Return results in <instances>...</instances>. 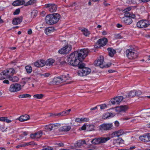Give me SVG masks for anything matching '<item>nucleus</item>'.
Listing matches in <instances>:
<instances>
[{
	"instance_id": "obj_44",
	"label": "nucleus",
	"mask_w": 150,
	"mask_h": 150,
	"mask_svg": "<svg viewBox=\"0 0 150 150\" xmlns=\"http://www.w3.org/2000/svg\"><path fill=\"white\" fill-rule=\"evenodd\" d=\"M98 106H100V108L101 110H103L107 108V106L105 104H101Z\"/></svg>"
},
{
	"instance_id": "obj_13",
	"label": "nucleus",
	"mask_w": 150,
	"mask_h": 150,
	"mask_svg": "<svg viewBox=\"0 0 150 150\" xmlns=\"http://www.w3.org/2000/svg\"><path fill=\"white\" fill-rule=\"evenodd\" d=\"M128 109V107L126 105H121L115 108V110L118 113L122 112H125Z\"/></svg>"
},
{
	"instance_id": "obj_4",
	"label": "nucleus",
	"mask_w": 150,
	"mask_h": 150,
	"mask_svg": "<svg viewBox=\"0 0 150 150\" xmlns=\"http://www.w3.org/2000/svg\"><path fill=\"white\" fill-rule=\"evenodd\" d=\"M104 57L103 56H100L94 62V65L96 66H99L100 68H105L106 67H109L110 66V64H107L105 65L104 62Z\"/></svg>"
},
{
	"instance_id": "obj_58",
	"label": "nucleus",
	"mask_w": 150,
	"mask_h": 150,
	"mask_svg": "<svg viewBox=\"0 0 150 150\" xmlns=\"http://www.w3.org/2000/svg\"><path fill=\"white\" fill-rule=\"evenodd\" d=\"M5 117H0V121L4 122H5Z\"/></svg>"
},
{
	"instance_id": "obj_17",
	"label": "nucleus",
	"mask_w": 150,
	"mask_h": 150,
	"mask_svg": "<svg viewBox=\"0 0 150 150\" xmlns=\"http://www.w3.org/2000/svg\"><path fill=\"white\" fill-rule=\"evenodd\" d=\"M122 21L127 25H129L132 22L131 18L128 17H123L122 19Z\"/></svg>"
},
{
	"instance_id": "obj_52",
	"label": "nucleus",
	"mask_w": 150,
	"mask_h": 150,
	"mask_svg": "<svg viewBox=\"0 0 150 150\" xmlns=\"http://www.w3.org/2000/svg\"><path fill=\"white\" fill-rule=\"evenodd\" d=\"M146 134L147 137L148 142L150 141V133H147Z\"/></svg>"
},
{
	"instance_id": "obj_27",
	"label": "nucleus",
	"mask_w": 150,
	"mask_h": 150,
	"mask_svg": "<svg viewBox=\"0 0 150 150\" xmlns=\"http://www.w3.org/2000/svg\"><path fill=\"white\" fill-rule=\"evenodd\" d=\"M107 50L108 52L109 55L111 57H113L114 55L116 53L115 50L111 48H108Z\"/></svg>"
},
{
	"instance_id": "obj_48",
	"label": "nucleus",
	"mask_w": 150,
	"mask_h": 150,
	"mask_svg": "<svg viewBox=\"0 0 150 150\" xmlns=\"http://www.w3.org/2000/svg\"><path fill=\"white\" fill-rule=\"evenodd\" d=\"M20 12V10L19 9H16L15 11L13 13V14L14 15L18 14Z\"/></svg>"
},
{
	"instance_id": "obj_12",
	"label": "nucleus",
	"mask_w": 150,
	"mask_h": 150,
	"mask_svg": "<svg viewBox=\"0 0 150 150\" xmlns=\"http://www.w3.org/2000/svg\"><path fill=\"white\" fill-rule=\"evenodd\" d=\"M60 126V124L59 123L50 124L45 126V129L47 130L51 131L57 128Z\"/></svg>"
},
{
	"instance_id": "obj_45",
	"label": "nucleus",
	"mask_w": 150,
	"mask_h": 150,
	"mask_svg": "<svg viewBox=\"0 0 150 150\" xmlns=\"http://www.w3.org/2000/svg\"><path fill=\"white\" fill-rule=\"evenodd\" d=\"M33 144V143L32 142H30L28 143H27L25 144H21L22 146V147L23 146H28L29 145H32Z\"/></svg>"
},
{
	"instance_id": "obj_37",
	"label": "nucleus",
	"mask_w": 150,
	"mask_h": 150,
	"mask_svg": "<svg viewBox=\"0 0 150 150\" xmlns=\"http://www.w3.org/2000/svg\"><path fill=\"white\" fill-rule=\"evenodd\" d=\"M71 111V109H69L67 110L63 111L61 112L62 115H68Z\"/></svg>"
},
{
	"instance_id": "obj_6",
	"label": "nucleus",
	"mask_w": 150,
	"mask_h": 150,
	"mask_svg": "<svg viewBox=\"0 0 150 150\" xmlns=\"http://www.w3.org/2000/svg\"><path fill=\"white\" fill-rule=\"evenodd\" d=\"M110 137H100L95 138L91 141V143L94 144H100L104 143L108 140L110 139Z\"/></svg>"
},
{
	"instance_id": "obj_56",
	"label": "nucleus",
	"mask_w": 150,
	"mask_h": 150,
	"mask_svg": "<svg viewBox=\"0 0 150 150\" xmlns=\"http://www.w3.org/2000/svg\"><path fill=\"white\" fill-rule=\"evenodd\" d=\"M79 142L80 143V144H86V141L85 140H79Z\"/></svg>"
},
{
	"instance_id": "obj_8",
	"label": "nucleus",
	"mask_w": 150,
	"mask_h": 150,
	"mask_svg": "<svg viewBox=\"0 0 150 150\" xmlns=\"http://www.w3.org/2000/svg\"><path fill=\"white\" fill-rule=\"evenodd\" d=\"M72 49L71 45H67L60 49L58 51L59 53L62 54H66L68 53Z\"/></svg>"
},
{
	"instance_id": "obj_15",
	"label": "nucleus",
	"mask_w": 150,
	"mask_h": 150,
	"mask_svg": "<svg viewBox=\"0 0 150 150\" xmlns=\"http://www.w3.org/2000/svg\"><path fill=\"white\" fill-rule=\"evenodd\" d=\"M108 42V40L106 38H103L99 39L97 42L98 44L100 45L99 47H103Z\"/></svg>"
},
{
	"instance_id": "obj_5",
	"label": "nucleus",
	"mask_w": 150,
	"mask_h": 150,
	"mask_svg": "<svg viewBox=\"0 0 150 150\" xmlns=\"http://www.w3.org/2000/svg\"><path fill=\"white\" fill-rule=\"evenodd\" d=\"M113 129L112 123H104L101 125L99 128V130L101 131L110 130Z\"/></svg>"
},
{
	"instance_id": "obj_42",
	"label": "nucleus",
	"mask_w": 150,
	"mask_h": 150,
	"mask_svg": "<svg viewBox=\"0 0 150 150\" xmlns=\"http://www.w3.org/2000/svg\"><path fill=\"white\" fill-rule=\"evenodd\" d=\"M112 137H118V134L116 131L113 132L111 134Z\"/></svg>"
},
{
	"instance_id": "obj_61",
	"label": "nucleus",
	"mask_w": 150,
	"mask_h": 150,
	"mask_svg": "<svg viewBox=\"0 0 150 150\" xmlns=\"http://www.w3.org/2000/svg\"><path fill=\"white\" fill-rule=\"evenodd\" d=\"M32 33V30L31 29H29L28 31V33L29 35L31 34Z\"/></svg>"
},
{
	"instance_id": "obj_64",
	"label": "nucleus",
	"mask_w": 150,
	"mask_h": 150,
	"mask_svg": "<svg viewBox=\"0 0 150 150\" xmlns=\"http://www.w3.org/2000/svg\"><path fill=\"white\" fill-rule=\"evenodd\" d=\"M104 4L105 5V6H108V5H110V4H108L107 3H106V1L105 0L104 2Z\"/></svg>"
},
{
	"instance_id": "obj_11",
	"label": "nucleus",
	"mask_w": 150,
	"mask_h": 150,
	"mask_svg": "<svg viewBox=\"0 0 150 150\" xmlns=\"http://www.w3.org/2000/svg\"><path fill=\"white\" fill-rule=\"evenodd\" d=\"M42 134V131H40L31 134L30 135V137L32 139L38 140L40 138Z\"/></svg>"
},
{
	"instance_id": "obj_59",
	"label": "nucleus",
	"mask_w": 150,
	"mask_h": 150,
	"mask_svg": "<svg viewBox=\"0 0 150 150\" xmlns=\"http://www.w3.org/2000/svg\"><path fill=\"white\" fill-rule=\"evenodd\" d=\"M115 124L116 126L118 127L119 125V123L118 121H116L115 122Z\"/></svg>"
},
{
	"instance_id": "obj_30",
	"label": "nucleus",
	"mask_w": 150,
	"mask_h": 150,
	"mask_svg": "<svg viewBox=\"0 0 150 150\" xmlns=\"http://www.w3.org/2000/svg\"><path fill=\"white\" fill-rule=\"evenodd\" d=\"M5 78H7V74L5 70L0 73V79L2 80Z\"/></svg>"
},
{
	"instance_id": "obj_32",
	"label": "nucleus",
	"mask_w": 150,
	"mask_h": 150,
	"mask_svg": "<svg viewBox=\"0 0 150 150\" xmlns=\"http://www.w3.org/2000/svg\"><path fill=\"white\" fill-rule=\"evenodd\" d=\"M44 97V95L42 94H36L33 96V98L36 99H41Z\"/></svg>"
},
{
	"instance_id": "obj_20",
	"label": "nucleus",
	"mask_w": 150,
	"mask_h": 150,
	"mask_svg": "<svg viewBox=\"0 0 150 150\" xmlns=\"http://www.w3.org/2000/svg\"><path fill=\"white\" fill-rule=\"evenodd\" d=\"M30 118L29 115H24L21 116L19 118L18 120L21 122H24L29 120Z\"/></svg>"
},
{
	"instance_id": "obj_19",
	"label": "nucleus",
	"mask_w": 150,
	"mask_h": 150,
	"mask_svg": "<svg viewBox=\"0 0 150 150\" xmlns=\"http://www.w3.org/2000/svg\"><path fill=\"white\" fill-rule=\"evenodd\" d=\"M45 65V61L43 60L38 61L34 63V65L37 67H42Z\"/></svg>"
},
{
	"instance_id": "obj_50",
	"label": "nucleus",
	"mask_w": 150,
	"mask_h": 150,
	"mask_svg": "<svg viewBox=\"0 0 150 150\" xmlns=\"http://www.w3.org/2000/svg\"><path fill=\"white\" fill-rule=\"evenodd\" d=\"M136 95L139 96L142 94V93L140 91H136Z\"/></svg>"
},
{
	"instance_id": "obj_33",
	"label": "nucleus",
	"mask_w": 150,
	"mask_h": 150,
	"mask_svg": "<svg viewBox=\"0 0 150 150\" xmlns=\"http://www.w3.org/2000/svg\"><path fill=\"white\" fill-rule=\"evenodd\" d=\"M31 97V95L28 94L20 95L18 96V98H30Z\"/></svg>"
},
{
	"instance_id": "obj_35",
	"label": "nucleus",
	"mask_w": 150,
	"mask_h": 150,
	"mask_svg": "<svg viewBox=\"0 0 150 150\" xmlns=\"http://www.w3.org/2000/svg\"><path fill=\"white\" fill-rule=\"evenodd\" d=\"M36 1L35 0H30L28 1L26 4L25 3V5L27 6L28 5H31L35 3Z\"/></svg>"
},
{
	"instance_id": "obj_34",
	"label": "nucleus",
	"mask_w": 150,
	"mask_h": 150,
	"mask_svg": "<svg viewBox=\"0 0 150 150\" xmlns=\"http://www.w3.org/2000/svg\"><path fill=\"white\" fill-rule=\"evenodd\" d=\"M119 141H120V142H123L124 141V140L121 138H119L118 139H115L113 140L112 143L113 144H116L117 143H118L119 142Z\"/></svg>"
},
{
	"instance_id": "obj_49",
	"label": "nucleus",
	"mask_w": 150,
	"mask_h": 150,
	"mask_svg": "<svg viewBox=\"0 0 150 150\" xmlns=\"http://www.w3.org/2000/svg\"><path fill=\"white\" fill-rule=\"evenodd\" d=\"M5 122H6L7 123H9L11 122L12 121L11 120L8 119L7 117H5Z\"/></svg>"
},
{
	"instance_id": "obj_57",
	"label": "nucleus",
	"mask_w": 150,
	"mask_h": 150,
	"mask_svg": "<svg viewBox=\"0 0 150 150\" xmlns=\"http://www.w3.org/2000/svg\"><path fill=\"white\" fill-rule=\"evenodd\" d=\"M86 125L84 124L81 127V130H85L86 129Z\"/></svg>"
},
{
	"instance_id": "obj_54",
	"label": "nucleus",
	"mask_w": 150,
	"mask_h": 150,
	"mask_svg": "<svg viewBox=\"0 0 150 150\" xmlns=\"http://www.w3.org/2000/svg\"><path fill=\"white\" fill-rule=\"evenodd\" d=\"M50 75V74L49 73H45V74H43V76L45 77H48Z\"/></svg>"
},
{
	"instance_id": "obj_18",
	"label": "nucleus",
	"mask_w": 150,
	"mask_h": 150,
	"mask_svg": "<svg viewBox=\"0 0 150 150\" xmlns=\"http://www.w3.org/2000/svg\"><path fill=\"white\" fill-rule=\"evenodd\" d=\"M25 1L23 0H17L13 1L12 3V5L13 6H16L25 5Z\"/></svg>"
},
{
	"instance_id": "obj_63",
	"label": "nucleus",
	"mask_w": 150,
	"mask_h": 150,
	"mask_svg": "<svg viewBox=\"0 0 150 150\" xmlns=\"http://www.w3.org/2000/svg\"><path fill=\"white\" fill-rule=\"evenodd\" d=\"M135 146H131L129 147V149H127V150H133L135 149Z\"/></svg>"
},
{
	"instance_id": "obj_23",
	"label": "nucleus",
	"mask_w": 150,
	"mask_h": 150,
	"mask_svg": "<svg viewBox=\"0 0 150 150\" xmlns=\"http://www.w3.org/2000/svg\"><path fill=\"white\" fill-rule=\"evenodd\" d=\"M136 96V91L134 90L131 91L126 95L127 98H132Z\"/></svg>"
},
{
	"instance_id": "obj_1",
	"label": "nucleus",
	"mask_w": 150,
	"mask_h": 150,
	"mask_svg": "<svg viewBox=\"0 0 150 150\" xmlns=\"http://www.w3.org/2000/svg\"><path fill=\"white\" fill-rule=\"evenodd\" d=\"M88 52L87 49H82L71 53L68 59V62L71 65L78 67L80 70L77 72V74L80 76H87L91 71V69L85 67L84 64L81 61L86 57Z\"/></svg>"
},
{
	"instance_id": "obj_14",
	"label": "nucleus",
	"mask_w": 150,
	"mask_h": 150,
	"mask_svg": "<svg viewBox=\"0 0 150 150\" xmlns=\"http://www.w3.org/2000/svg\"><path fill=\"white\" fill-rule=\"evenodd\" d=\"M123 99L122 96L116 97L112 99L110 101L112 105L119 104Z\"/></svg>"
},
{
	"instance_id": "obj_40",
	"label": "nucleus",
	"mask_w": 150,
	"mask_h": 150,
	"mask_svg": "<svg viewBox=\"0 0 150 150\" xmlns=\"http://www.w3.org/2000/svg\"><path fill=\"white\" fill-rule=\"evenodd\" d=\"M82 33H83V35L86 36H88L90 34L89 32L88 31L87 29L86 28L85 29L84 31Z\"/></svg>"
},
{
	"instance_id": "obj_46",
	"label": "nucleus",
	"mask_w": 150,
	"mask_h": 150,
	"mask_svg": "<svg viewBox=\"0 0 150 150\" xmlns=\"http://www.w3.org/2000/svg\"><path fill=\"white\" fill-rule=\"evenodd\" d=\"M106 114L107 115V116L106 117V118H107L109 117H112L115 115V114H113L112 113H110L109 112H108L106 113Z\"/></svg>"
},
{
	"instance_id": "obj_60",
	"label": "nucleus",
	"mask_w": 150,
	"mask_h": 150,
	"mask_svg": "<svg viewBox=\"0 0 150 150\" xmlns=\"http://www.w3.org/2000/svg\"><path fill=\"white\" fill-rule=\"evenodd\" d=\"M4 83H6L7 84H9V81L8 80H5L3 81Z\"/></svg>"
},
{
	"instance_id": "obj_22",
	"label": "nucleus",
	"mask_w": 150,
	"mask_h": 150,
	"mask_svg": "<svg viewBox=\"0 0 150 150\" xmlns=\"http://www.w3.org/2000/svg\"><path fill=\"white\" fill-rule=\"evenodd\" d=\"M7 74V77L8 76L13 75L14 74L16 73L15 70L12 68H10L5 70Z\"/></svg>"
},
{
	"instance_id": "obj_41",
	"label": "nucleus",
	"mask_w": 150,
	"mask_h": 150,
	"mask_svg": "<svg viewBox=\"0 0 150 150\" xmlns=\"http://www.w3.org/2000/svg\"><path fill=\"white\" fill-rule=\"evenodd\" d=\"M131 9V8L130 7H128L124 9L123 11L124 13H126L128 12L129 11H130Z\"/></svg>"
},
{
	"instance_id": "obj_51",
	"label": "nucleus",
	"mask_w": 150,
	"mask_h": 150,
	"mask_svg": "<svg viewBox=\"0 0 150 150\" xmlns=\"http://www.w3.org/2000/svg\"><path fill=\"white\" fill-rule=\"evenodd\" d=\"M81 118H77L75 120V121L77 122H81Z\"/></svg>"
},
{
	"instance_id": "obj_55",
	"label": "nucleus",
	"mask_w": 150,
	"mask_h": 150,
	"mask_svg": "<svg viewBox=\"0 0 150 150\" xmlns=\"http://www.w3.org/2000/svg\"><path fill=\"white\" fill-rule=\"evenodd\" d=\"M146 61H145L148 62L149 61H150V55L149 56H148L146 57Z\"/></svg>"
},
{
	"instance_id": "obj_10",
	"label": "nucleus",
	"mask_w": 150,
	"mask_h": 150,
	"mask_svg": "<svg viewBox=\"0 0 150 150\" xmlns=\"http://www.w3.org/2000/svg\"><path fill=\"white\" fill-rule=\"evenodd\" d=\"M150 23L146 20H142L139 21L137 23V27L140 28H146L150 25Z\"/></svg>"
},
{
	"instance_id": "obj_9",
	"label": "nucleus",
	"mask_w": 150,
	"mask_h": 150,
	"mask_svg": "<svg viewBox=\"0 0 150 150\" xmlns=\"http://www.w3.org/2000/svg\"><path fill=\"white\" fill-rule=\"evenodd\" d=\"M45 6L48 9L49 11L51 13L55 12L56 11L57 8V6L54 4H46Z\"/></svg>"
},
{
	"instance_id": "obj_36",
	"label": "nucleus",
	"mask_w": 150,
	"mask_h": 150,
	"mask_svg": "<svg viewBox=\"0 0 150 150\" xmlns=\"http://www.w3.org/2000/svg\"><path fill=\"white\" fill-rule=\"evenodd\" d=\"M25 69L26 70L27 72L29 74L31 72L32 69L31 67L29 65L25 67Z\"/></svg>"
},
{
	"instance_id": "obj_24",
	"label": "nucleus",
	"mask_w": 150,
	"mask_h": 150,
	"mask_svg": "<svg viewBox=\"0 0 150 150\" xmlns=\"http://www.w3.org/2000/svg\"><path fill=\"white\" fill-rule=\"evenodd\" d=\"M146 133L145 134L143 135L140 136L139 138L140 141L143 142H147V137Z\"/></svg>"
},
{
	"instance_id": "obj_3",
	"label": "nucleus",
	"mask_w": 150,
	"mask_h": 150,
	"mask_svg": "<svg viewBox=\"0 0 150 150\" xmlns=\"http://www.w3.org/2000/svg\"><path fill=\"white\" fill-rule=\"evenodd\" d=\"M125 54L127 57L131 59H136L138 57L137 52L134 48L127 50L125 51Z\"/></svg>"
},
{
	"instance_id": "obj_28",
	"label": "nucleus",
	"mask_w": 150,
	"mask_h": 150,
	"mask_svg": "<svg viewBox=\"0 0 150 150\" xmlns=\"http://www.w3.org/2000/svg\"><path fill=\"white\" fill-rule=\"evenodd\" d=\"M54 60L50 58L48 59L45 62V64L47 66H51L54 62Z\"/></svg>"
},
{
	"instance_id": "obj_38",
	"label": "nucleus",
	"mask_w": 150,
	"mask_h": 150,
	"mask_svg": "<svg viewBox=\"0 0 150 150\" xmlns=\"http://www.w3.org/2000/svg\"><path fill=\"white\" fill-rule=\"evenodd\" d=\"M118 137L122 135L125 134L124 131L122 129H120L116 131Z\"/></svg>"
},
{
	"instance_id": "obj_39",
	"label": "nucleus",
	"mask_w": 150,
	"mask_h": 150,
	"mask_svg": "<svg viewBox=\"0 0 150 150\" xmlns=\"http://www.w3.org/2000/svg\"><path fill=\"white\" fill-rule=\"evenodd\" d=\"M30 77H26L24 79H22V83H24L25 84L27 83L28 81L30 79Z\"/></svg>"
},
{
	"instance_id": "obj_29",
	"label": "nucleus",
	"mask_w": 150,
	"mask_h": 150,
	"mask_svg": "<svg viewBox=\"0 0 150 150\" xmlns=\"http://www.w3.org/2000/svg\"><path fill=\"white\" fill-rule=\"evenodd\" d=\"M7 78L10 81L13 82H17L19 80L18 77L17 76L12 77L11 76H8L7 77Z\"/></svg>"
},
{
	"instance_id": "obj_31",
	"label": "nucleus",
	"mask_w": 150,
	"mask_h": 150,
	"mask_svg": "<svg viewBox=\"0 0 150 150\" xmlns=\"http://www.w3.org/2000/svg\"><path fill=\"white\" fill-rule=\"evenodd\" d=\"M124 16V17H128L132 18H134L135 17L134 14H132L129 12L125 13Z\"/></svg>"
},
{
	"instance_id": "obj_16",
	"label": "nucleus",
	"mask_w": 150,
	"mask_h": 150,
	"mask_svg": "<svg viewBox=\"0 0 150 150\" xmlns=\"http://www.w3.org/2000/svg\"><path fill=\"white\" fill-rule=\"evenodd\" d=\"M23 18L21 16L17 18H14L13 20L12 23L15 25L20 24L22 21Z\"/></svg>"
},
{
	"instance_id": "obj_25",
	"label": "nucleus",
	"mask_w": 150,
	"mask_h": 150,
	"mask_svg": "<svg viewBox=\"0 0 150 150\" xmlns=\"http://www.w3.org/2000/svg\"><path fill=\"white\" fill-rule=\"evenodd\" d=\"M53 83L55 84H58L60 83H62L60 76L58 77L54 78L53 79Z\"/></svg>"
},
{
	"instance_id": "obj_47",
	"label": "nucleus",
	"mask_w": 150,
	"mask_h": 150,
	"mask_svg": "<svg viewBox=\"0 0 150 150\" xmlns=\"http://www.w3.org/2000/svg\"><path fill=\"white\" fill-rule=\"evenodd\" d=\"M81 122H88L89 121V119L88 118H81Z\"/></svg>"
},
{
	"instance_id": "obj_21",
	"label": "nucleus",
	"mask_w": 150,
	"mask_h": 150,
	"mask_svg": "<svg viewBox=\"0 0 150 150\" xmlns=\"http://www.w3.org/2000/svg\"><path fill=\"white\" fill-rule=\"evenodd\" d=\"M71 128V126L65 125L59 128V131L62 132H68L69 131Z\"/></svg>"
},
{
	"instance_id": "obj_62",
	"label": "nucleus",
	"mask_w": 150,
	"mask_h": 150,
	"mask_svg": "<svg viewBox=\"0 0 150 150\" xmlns=\"http://www.w3.org/2000/svg\"><path fill=\"white\" fill-rule=\"evenodd\" d=\"M97 109V106L94 108H91L90 109L91 110H95Z\"/></svg>"
},
{
	"instance_id": "obj_53",
	"label": "nucleus",
	"mask_w": 150,
	"mask_h": 150,
	"mask_svg": "<svg viewBox=\"0 0 150 150\" xmlns=\"http://www.w3.org/2000/svg\"><path fill=\"white\" fill-rule=\"evenodd\" d=\"M115 38L116 39H120L121 38V36L120 34H116L115 35Z\"/></svg>"
},
{
	"instance_id": "obj_43",
	"label": "nucleus",
	"mask_w": 150,
	"mask_h": 150,
	"mask_svg": "<svg viewBox=\"0 0 150 150\" xmlns=\"http://www.w3.org/2000/svg\"><path fill=\"white\" fill-rule=\"evenodd\" d=\"M37 11H34L31 12V16L33 18L35 17L37 15Z\"/></svg>"
},
{
	"instance_id": "obj_26",
	"label": "nucleus",
	"mask_w": 150,
	"mask_h": 150,
	"mask_svg": "<svg viewBox=\"0 0 150 150\" xmlns=\"http://www.w3.org/2000/svg\"><path fill=\"white\" fill-rule=\"evenodd\" d=\"M62 82H66L67 80H70L71 79V78L69 76V74L67 75H63L60 76Z\"/></svg>"
},
{
	"instance_id": "obj_7",
	"label": "nucleus",
	"mask_w": 150,
	"mask_h": 150,
	"mask_svg": "<svg viewBox=\"0 0 150 150\" xmlns=\"http://www.w3.org/2000/svg\"><path fill=\"white\" fill-rule=\"evenodd\" d=\"M21 88V85L16 83L11 85L9 90L11 92H14L20 91Z\"/></svg>"
},
{
	"instance_id": "obj_2",
	"label": "nucleus",
	"mask_w": 150,
	"mask_h": 150,
	"mask_svg": "<svg viewBox=\"0 0 150 150\" xmlns=\"http://www.w3.org/2000/svg\"><path fill=\"white\" fill-rule=\"evenodd\" d=\"M61 18L60 15L57 13H54L46 16L45 21L47 24L52 25L57 23Z\"/></svg>"
}]
</instances>
